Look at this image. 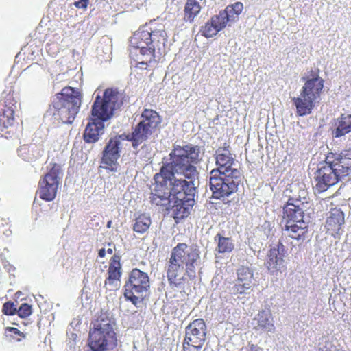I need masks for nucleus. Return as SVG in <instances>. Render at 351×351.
<instances>
[{"instance_id": "b1692460", "label": "nucleus", "mask_w": 351, "mask_h": 351, "mask_svg": "<svg viewBox=\"0 0 351 351\" xmlns=\"http://www.w3.org/2000/svg\"><path fill=\"white\" fill-rule=\"evenodd\" d=\"M202 7L196 0H186L184 8V21L193 23L195 18L199 14Z\"/></svg>"}, {"instance_id": "c756f323", "label": "nucleus", "mask_w": 351, "mask_h": 351, "mask_svg": "<svg viewBox=\"0 0 351 351\" xmlns=\"http://www.w3.org/2000/svg\"><path fill=\"white\" fill-rule=\"evenodd\" d=\"M243 10V4L241 2H236L234 4L228 5L226 9L223 10L228 14V17L232 21H235V18L242 12Z\"/></svg>"}, {"instance_id": "58836bf2", "label": "nucleus", "mask_w": 351, "mask_h": 351, "mask_svg": "<svg viewBox=\"0 0 351 351\" xmlns=\"http://www.w3.org/2000/svg\"><path fill=\"white\" fill-rule=\"evenodd\" d=\"M105 254H106V250L104 248H101L99 250V256L100 257H104L105 256Z\"/></svg>"}, {"instance_id": "4c0bfd02", "label": "nucleus", "mask_w": 351, "mask_h": 351, "mask_svg": "<svg viewBox=\"0 0 351 351\" xmlns=\"http://www.w3.org/2000/svg\"><path fill=\"white\" fill-rule=\"evenodd\" d=\"M342 221V223H338L337 228H335L333 229L334 231H339V230L340 226L343 223L344 221ZM333 223L335 224H336L335 221H332V220L326 221V227L327 228L328 230H330V229L332 230V223Z\"/></svg>"}, {"instance_id": "9d476101", "label": "nucleus", "mask_w": 351, "mask_h": 351, "mask_svg": "<svg viewBox=\"0 0 351 351\" xmlns=\"http://www.w3.org/2000/svg\"><path fill=\"white\" fill-rule=\"evenodd\" d=\"M141 118L142 120L133 128L132 133L125 135L126 140L132 141L134 148H137L146 141L161 122L158 113L152 109H145Z\"/></svg>"}, {"instance_id": "4be33fe9", "label": "nucleus", "mask_w": 351, "mask_h": 351, "mask_svg": "<svg viewBox=\"0 0 351 351\" xmlns=\"http://www.w3.org/2000/svg\"><path fill=\"white\" fill-rule=\"evenodd\" d=\"M336 128L332 130L335 138L341 137L351 132V115L341 114L335 122Z\"/></svg>"}, {"instance_id": "20e7f679", "label": "nucleus", "mask_w": 351, "mask_h": 351, "mask_svg": "<svg viewBox=\"0 0 351 351\" xmlns=\"http://www.w3.org/2000/svg\"><path fill=\"white\" fill-rule=\"evenodd\" d=\"M199 259L197 250L186 243H178L174 247L167 266V277L171 285L181 287L185 276L195 277L196 263Z\"/></svg>"}, {"instance_id": "cd10ccee", "label": "nucleus", "mask_w": 351, "mask_h": 351, "mask_svg": "<svg viewBox=\"0 0 351 351\" xmlns=\"http://www.w3.org/2000/svg\"><path fill=\"white\" fill-rule=\"evenodd\" d=\"M121 267L119 263V257L115 256H113L108 270V278L112 280H120L121 276Z\"/></svg>"}, {"instance_id": "2eb2a0df", "label": "nucleus", "mask_w": 351, "mask_h": 351, "mask_svg": "<svg viewBox=\"0 0 351 351\" xmlns=\"http://www.w3.org/2000/svg\"><path fill=\"white\" fill-rule=\"evenodd\" d=\"M185 188L183 191V197L180 199H174L175 203L172 206L171 215L173 219H184L190 214V210L194 205V195L195 193V187L194 183L191 186Z\"/></svg>"}, {"instance_id": "ea45409f", "label": "nucleus", "mask_w": 351, "mask_h": 351, "mask_svg": "<svg viewBox=\"0 0 351 351\" xmlns=\"http://www.w3.org/2000/svg\"><path fill=\"white\" fill-rule=\"evenodd\" d=\"M10 331L13 332L14 334L20 335V331L16 328H10Z\"/></svg>"}, {"instance_id": "bb28decb", "label": "nucleus", "mask_w": 351, "mask_h": 351, "mask_svg": "<svg viewBox=\"0 0 351 351\" xmlns=\"http://www.w3.org/2000/svg\"><path fill=\"white\" fill-rule=\"evenodd\" d=\"M125 139V135H119L111 138L106 144L104 150L114 154H120L121 144L122 141Z\"/></svg>"}, {"instance_id": "39448f33", "label": "nucleus", "mask_w": 351, "mask_h": 351, "mask_svg": "<svg viewBox=\"0 0 351 351\" xmlns=\"http://www.w3.org/2000/svg\"><path fill=\"white\" fill-rule=\"evenodd\" d=\"M162 166L160 171L154 176V183L151 189L150 202L152 205L165 206L169 204L170 197L180 199L185 188L191 189L193 181L176 178L172 171Z\"/></svg>"}, {"instance_id": "37998d69", "label": "nucleus", "mask_w": 351, "mask_h": 351, "mask_svg": "<svg viewBox=\"0 0 351 351\" xmlns=\"http://www.w3.org/2000/svg\"><path fill=\"white\" fill-rule=\"evenodd\" d=\"M110 226H111V221H108V222L107 223V227L110 228Z\"/></svg>"}, {"instance_id": "0eeeda50", "label": "nucleus", "mask_w": 351, "mask_h": 351, "mask_svg": "<svg viewBox=\"0 0 351 351\" xmlns=\"http://www.w3.org/2000/svg\"><path fill=\"white\" fill-rule=\"evenodd\" d=\"M199 147L189 143L184 145H175L169 154L170 162L162 166L167 167L173 174L178 173L184 176L187 181H193L198 176L195 166L199 160Z\"/></svg>"}, {"instance_id": "dca6fc26", "label": "nucleus", "mask_w": 351, "mask_h": 351, "mask_svg": "<svg viewBox=\"0 0 351 351\" xmlns=\"http://www.w3.org/2000/svg\"><path fill=\"white\" fill-rule=\"evenodd\" d=\"M16 103L12 93H3L2 99L0 100V128L1 130L13 125Z\"/></svg>"}, {"instance_id": "72a5a7b5", "label": "nucleus", "mask_w": 351, "mask_h": 351, "mask_svg": "<svg viewBox=\"0 0 351 351\" xmlns=\"http://www.w3.org/2000/svg\"><path fill=\"white\" fill-rule=\"evenodd\" d=\"M16 313L19 315V317L22 318H25L29 316L32 311V306L25 303L22 304L19 308L16 310Z\"/></svg>"}, {"instance_id": "f3484780", "label": "nucleus", "mask_w": 351, "mask_h": 351, "mask_svg": "<svg viewBox=\"0 0 351 351\" xmlns=\"http://www.w3.org/2000/svg\"><path fill=\"white\" fill-rule=\"evenodd\" d=\"M325 158L343 178L351 174V149L328 152Z\"/></svg>"}, {"instance_id": "6e6552de", "label": "nucleus", "mask_w": 351, "mask_h": 351, "mask_svg": "<svg viewBox=\"0 0 351 351\" xmlns=\"http://www.w3.org/2000/svg\"><path fill=\"white\" fill-rule=\"evenodd\" d=\"M82 99V95L77 88L69 86L64 87L56 94L49 107L53 119L59 123L71 124L79 112Z\"/></svg>"}, {"instance_id": "2f4dec72", "label": "nucleus", "mask_w": 351, "mask_h": 351, "mask_svg": "<svg viewBox=\"0 0 351 351\" xmlns=\"http://www.w3.org/2000/svg\"><path fill=\"white\" fill-rule=\"evenodd\" d=\"M120 286L121 281L120 280L117 279L112 280L111 278H107L104 282V287L110 291H113L119 289Z\"/></svg>"}, {"instance_id": "f03ea898", "label": "nucleus", "mask_w": 351, "mask_h": 351, "mask_svg": "<svg viewBox=\"0 0 351 351\" xmlns=\"http://www.w3.org/2000/svg\"><path fill=\"white\" fill-rule=\"evenodd\" d=\"M123 104V93L117 88H108L103 96L97 95L92 106V118L84 130V140L88 143L97 142L104 128V122L111 119Z\"/></svg>"}, {"instance_id": "423d86ee", "label": "nucleus", "mask_w": 351, "mask_h": 351, "mask_svg": "<svg viewBox=\"0 0 351 351\" xmlns=\"http://www.w3.org/2000/svg\"><path fill=\"white\" fill-rule=\"evenodd\" d=\"M318 68L311 69L302 77L304 82L298 97L292 99L298 116L310 114L319 102L324 87V80Z\"/></svg>"}, {"instance_id": "ddd939ff", "label": "nucleus", "mask_w": 351, "mask_h": 351, "mask_svg": "<svg viewBox=\"0 0 351 351\" xmlns=\"http://www.w3.org/2000/svg\"><path fill=\"white\" fill-rule=\"evenodd\" d=\"M62 169L57 163L51 164L49 171L38 182L37 194L46 202L53 201L57 195L61 182Z\"/></svg>"}, {"instance_id": "9b49d317", "label": "nucleus", "mask_w": 351, "mask_h": 351, "mask_svg": "<svg viewBox=\"0 0 351 351\" xmlns=\"http://www.w3.org/2000/svg\"><path fill=\"white\" fill-rule=\"evenodd\" d=\"M149 287L147 274L140 269H133L125 285L124 296L135 306H138L143 302Z\"/></svg>"}, {"instance_id": "e433bc0d", "label": "nucleus", "mask_w": 351, "mask_h": 351, "mask_svg": "<svg viewBox=\"0 0 351 351\" xmlns=\"http://www.w3.org/2000/svg\"><path fill=\"white\" fill-rule=\"evenodd\" d=\"M89 0H77L74 3V5L80 9H86Z\"/></svg>"}, {"instance_id": "412c9836", "label": "nucleus", "mask_w": 351, "mask_h": 351, "mask_svg": "<svg viewBox=\"0 0 351 351\" xmlns=\"http://www.w3.org/2000/svg\"><path fill=\"white\" fill-rule=\"evenodd\" d=\"M252 325L256 330H261L265 332L274 333L275 326L273 317L269 310L260 311L252 321Z\"/></svg>"}, {"instance_id": "4468645a", "label": "nucleus", "mask_w": 351, "mask_h": 351, "mask_svg": "<svg viewBox=\"0 0 351 351\" xmlns=\"http://www.w3.org/2000/svg\"><path fill=\"white\" fill-rule=\"evenodd\" d=\"M315 179V189L322 193L337 184L343 178L325 158L324 161L319 164Z\"/></svg>"}, {"instance_id": "c85d7f7f", "label": "nucleus", "mask_w": 351, "mask_h": 351, "mask_svg": "<svg viewBox=\"0 0 351 351\" xmlns=\"http://www.w3.org/2000/svg\"><path fill=\"white\" fill-rule=\"evenodd\" d=\"M218 238V246L217 251L219 253L229 252H231L234 248V245L231 242L230 239L227 237L221 236L220 234H217L215 239Z\"/></svg>"}, {"instance_id": "5701e85b", "label": "nucleus", "mask_w": 351, "mask_h": 351, "mask_svg": "<svg viewBox=\"0 0 351 351\" xmlns=\"http://www.w3.org/2000/svg\"><path fill=\"white\" fill-rule=\"evenodd\" d=\"M267 256L266 265L271 272L278 271L284 267V260L280 254L279 249H271Z\"/></svg>"}, {"instance_id": "f704fd0d", "label": "nucleus", "mask_w": 351, "mask_h": 351, "mask_svg": "<svg viewBox=\"0 0 351 351\" xmlns=\"http://www.w3.org/2000/svg\"><path fill=\"white\" fill-rule=\"evenodd\" d=\"M203 346L183 340L182 351H201Z\"/></svg>"}, {"instance_id": "c9c22d12", "label": "nucleus", "mask_w": 351, "mask_h": 351, "mask_svg": "<svg viewBox=\"0 0 351 351\" xmlns=\"http://www.w3.org/2000/svg\"><path fill=\"white\" fill-rule=\"evenodd\" d=\"M3 312L5 315H14L16 313V308L12 302H5L3 306Z\"/></svg>"}, {"instance_id": "1a4fd4ad", "label": "nucleus", "mask_w": 351, "mask_h": 351, "mask_svg": "<svg viewBox=\"0 0 351 351\" xmlns=\"http://www.w3.org/2000/svg\"><path fill=\"white\" fill-rule=\"evenodd\" d=\"M114 326V322L107 317L96 320L89 332L88 345L91 351H107L116 346Z\"/></svg>"}, {"instance_id": "a19ab883", "label": "nucleus", "mask_w": 351, "mask_h": 351, "mask_svg": "<svg viewBox=\"0 0 351 351\" xmlns=\"http://www.w3.org/2000/svg\"><path fill=\"white\" fill-rule=\"evenodd\" d=\"M250 351H263V350L258 348H252Z\"/></svg>"}, {"instance_id": "aec40b11", "label": "nucleus", "mask_w": 351, "mask_h": 351, "mask_svg": "<svg viewBox=\"0 0 351 351\" xmlns=\"http://www.w3.org/2000/svg\"><path fill=\"white\" fill-rule=\"evenodd\" d=\"M253 280L252 271L246 267H241L237 270V280L232 287L231 292L233 294H243L248 293L252 287Z\"/></svg>"}, {"instance_id": "393cba45", "label": "nucleus", "mask_w": 351, "mask_h": 351, "mask_svg": "<svg viewBox=\"0 0 351 351\" xmlns=\"http://www.w3.org/2000/svg\"><path fill=\"white\" fill-rule=\"evenodd\" d=\"M119 157L120 154H114L103 150L101 167L112 172L117 171L119 166L117 160Z\"/></svg>"}, {"instance_id": "7c9ffc66", "label": "nucleus", "mask_w": 351, "mask_h": 351, "mask_svg": "<svg viewBox=\"0 0 351 351\" xmlns=\"http://www.w3.org/2000/svg\"><path fill=\"white\" fill-rule=\"evenodd\" d=\"M151 221H136L133 225V230L138 233H143L147 230L150 226Z\"/></svg>"}, {"instance_id": "7ed1b4c3", "label": "nucleus", "mask_w": 351, "mask_h": 351, "mask_svg": "<svg viewBox=\"0 0 351 351\" xmlns=\"http://www.w3.org/2000/svg\"><path fill=\"white\" fill-rule=\"evenodd\" d=\"M167 38L165 25L155 21L146 23L135 32L130 38V44L139 49L142 56H146L145 60L138 61L136 66L145 69L152 61L155 51L165 47Z\"/></svg>"}, {"instance_id": "a878e982", "label": "nucleus", "mask_w": 351, "mask_h": 351, "mask_svg": "<svg viewBox=\"0 0 351 351\" xmlns=\"http://www.w3.org/2000/svg\"><path fill=\"white\" fill-rule=\"evenodd\" d=\"M308 226V221H287L285 225V230L290 232L289 237L292 238H298L300 237V233H303V230Z\"/></svg>"}, {"instance_id": "6ab92c4d", "label": "nucleus", "mask_w": 351, "mask_h": 351, "mask_svg": "<svg viewBox=\"0 0 351 351\" xmlns=\"http://www.w3.org/2000/svg\"><path fill=\"white\" fill-rule=\"evenodd\" d=\"M206 326L202 319H197L190 323L185 328L184 340L195 344L204 346L206 341Z\"/></svg>"}, {"instance_id": "f257e3e1", "label": "nucleus", "mask_w": 351, "mask_h": 351, "mask_svg": "<svg viewBox=\"0 0 351 351\" xmlns=\"http://www.w3.org/2000/svg\"><path fill=\"white\" fill-rule=\"evenodd\" d=\"M230 146L224 143L223 147L215 151L216 168L212 169L209 176V186L214 199H221L236 193L241 183L242 173L234 167L235 159L230 152Z\"/></svg>"}, {"instance_id": "79ce46f5", "label": "nucleus", "mask_w": 351, "mask_h": 351, "mask_svg": "<svg viewBox=\"0 0 351 351\" xmlns=\"http://www.w3.org/2000/svg\"><path fill=\"white\" fill-rule=\"evenodd\" d=\"M107 252H108V254H112V252H113V250H112V248H108Z\"/></svg>"}, {"instance_id": "473e14b6", "label": "nucleus", "mask_w": 351, "mask_h": 351, "mask_svg": "<svg viewBox=\"0 0 351 351\" xmlns=\"http://www.w3.org/2000/svg\"><path fill=\"white\" fill-rule=\"evenodd\" d=\"M344 217L343 211L337 207L330 208L329 215L328 216V219H344Z\"/></svg>"}, {"instance_id": "f8f14e48", "label": "nucleus", "mask_w": 351, "mask_h": 351, "mask_svg": "<svg viewBox=\"0 0 351 351\" xmlns=\"http://www.w3.org/2000/svg\"><path fill=\"white\" fill-rule=\"evenodd\" d=\"M300 195H293L289 197L283 206V218L285 219H311L314 215V207L312 203L301 199H306L307 191L304 189H299Z\"/></svg>"}, {"instance_id": "a211bd4d", "label": "nucleus", "mask_w": 351, "mask_h": 351, "mask_svg": "<svg viewBox=\"0 0 351 351\" xmlns=\"http://www.w3.org/2000/svg\"><path fill=\"white\" fill-rule=\"evenodd\" d=\"M232 21L228 14L223 10L218 14L213 16L202 27V35L206 38H211L223 29L228 22Z\"/></svg>"}, {"instance_id": "c03bdc74", "label": "nucleus", "mask_w": 351, "mask_h": 351, "mask_svg": "<svg viewBox=\"0 0 351 351\" xmlns=\"http://www.w3.org/2000/svg\"><path fill=\"white\" fill-rule=\"evenodd\" d=\"M16 294V295H21V291H18Z\"/></svg>"}]
</instances>
